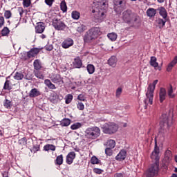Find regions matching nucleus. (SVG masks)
<instances>
[{"label": "nucleus", "mask_w": 177, "mask_h": 177, "mask_svg": "<svg viewBox=\"0 0 177 177\" xmlns=\"http://www.w3.org/2000/svg\"><path fill=\"white\" fill-rule=\"evenodd\" d=\"M4 24H5V18H3V17H0V28H2Z\"/></svg>", "instance_id": "bf43d9fd"}, {"label": "nucleus", "mask_w": 177, "mask_h": 177, "mask_svg": "<svg viewBox=\"0 0 177 177\" xmlns=\"http://www.w3.org/2000/svg\"><path fill=\"white\" fill-rule=\"evenodd\" d=\"M71 128L73 131H75V129H80V128H81V123H75L71 125Z\"/></svg>", "instance_id": "8fccbe9b"}, {"label": "nucleus", "mask_w": 177, "mask_h": 177, "mask_svg": "<svg viewBox=\"0 0 177 177\" xmlns=\"http://www.w3.org/2000/svg\"><path fill=\"white\" fill-rule=\"evenodd\" d=\"M131 19H132V11L128 10L123 12V20L124 21H131Z\"/></svg>", "instance_id": "f3484780"}, {"label": "nucleus", "mask_w": 177, "mask_h": 177, "mask_svg": "<svg viewBox=\"0 0 177 177\" xmlns=\"http://www.w3.org/2000/svg\"><path fill=\"white\" fill-rule=\"evenodd\" d=\"M31 5V0H24L23 1V6L25 8H28Z\"/></svg>", "instance_id": "603ef678"}, {"label": "nucleus", "mask_w": 177, "mask_h": 177, "mask_svg": "<svg viewBox=\"0 0 177 177\" xmlns=\"http://www.w3.org/2000/svg\"><path fill=\"white\" fill-rule=\"evenodd\" d=\"M39 53V49L38 48H32L29 52L27 53V56L28 59L31 57H35Z\"/></svg>", "instance_id": "dca6fc26"}, {"label": "nucleus", "mask_w": 177, "mask_h": 177, "mask_svg": "<svg viewBox=\"0 0 177 177\" xmlns=\"http://www.w3.org/2000/svg\"><path fill=\"white\" fill-rule=\"evenodd\" d=\"M85 30H86V26H85V25H80L77 28V32H84L85 31Z\"/></svg>", "instance_id": "a18cd8bd"}, {"label": "nucleus", "mask_w": 177, "mask_h": 177, "mask_svg": "<svg viewBox=\"0 0 177 177\" xmlns=\"http://www.w3.org/2000/svg\"><path fill=\"white\" fill-rule=\"evenodd\" d=\"M19 143L22 146H26V145H27V139L26 138H23L19 140Z\"/></svg>", "instance_id": "864d4df0"}, {"label": "nucleus", "mask_w": 177, "mask_h": 177, "mask_svg": "<svg viewBox=\"0 0 177 177\" xmlns=\"http://www.w3.org/2000/svg\"><path fill=\"white\" fill-rule=\"evenodd\" d=\"M106 146L109 149H114L115 147V140L109 139L106 142Z\"/></svg>", "instance_id": "393cba45"}, {"label": "nucleus", "mask_w": 177, "mask_h": 177, "mask_svg": "<svg viewBox=\"0 0 177 177\" xmlns=\"http://www.w3.org/2000/svg\"><path fill=\"white\" fill-rule=\"evenodd\" d=\"M73 64L75 68H81L82 67V61L80 57L75 58Z\"/></svg>", "instance_id": "6ab92c4d"}, {"label": "nucleus", "mask_w": 177, "mask_h": 177, "mask_svg": "<svg viewBox=\"0 0 177 177\" xmlns=\"http://www.w3.org/2000/svg\"><path fill=\"white\" fill-rule=\"evenodd\" d=\"M160 148L157 146V142L155 143L154 149L152 151L151 154V158L152 161L154 162V164H158L159 165V160H160Z\"/></svg>", "instance_id": "0eeeda50"}, {"label": "nucleus", "mask_w": 177, "mask_h": 177, "mask_svg": "<svg viewBox=\"0 0 177 177\" xmlns=\"http://www.w3.org/2000/svg\"><path fill=\"white\" fill-rule=\"evenodd\" d=\"M91 162L93 165L99 164L100 162V160H99L96 156H93L91 159Z\"/></svg>", "instance_id": "09e8293b"}, {"label": "nucleus", "mask_w": 177, "mask_h": 177, "mask_svg": "<svg viewBox=\"0 0 177 177\" xmlns=\"http://www.w3.org/2000/svg\"><path fill=\"white\" fill-rule=\"evenodd\" d=\"M125 158H127V151L125 149H122L119 154L115 156L117 161H124Z\"/></svg>", "instance_id": "f8f14e48"}, {"label": "nucleus", "mask_w": 177, "mask_h": 177, "mask_svg": "<svg viewBox=\"0 0 177 177\" xmlns=\"http://www.w3.org/2000/svg\"><path fill=\"white\" fill-rule=\"evenodd\" d=\"M72 100H73V95L68 94L65 97V103L66 104H70V103H71Z\"/></svg>", "instance_id": "c03bdc74"}, {"label": "nucleus", "mask_w": 177, "mask_h": 177, "mask_svg": "<svg viewBox=\"0 0 177 177\" xmlns=\"http://www.w3.org/2000/svg\"><path fill=\"white\" fill-rule=\"evenodd\" d=\"M113 148H107L105 149V153L106 156H111L113 154V151L111 150Z\"/></svg>", "instance_id": "5fc2aeb1"}, {"label": "nucleus", "mask_w": 177, "mask_h": 177, "mask_svg": "<svg viewBox=\"0 0 177 177\" xmlns=\"http://www.w3.org/2000/svg\"><path fill=\"white\" fill-rule=\"evenodd\" d=\"M3 177H8V172L7 171H4V173H3Z\"/></svg>", "instance_id": "338daca9"}, {"label": "nucleus", "mask_w": 177, "mask_h": 177, "mask_svg": "<svg viewBox=\"0 0 177 177\" xmlns=\"http://www.w3.org/2000/svg\"><path fill=\"white\" fill-rule=\"evenodd\" d=\"M34 74L37 78H39V80H44V78H45L44 73L39 71V70L35 71Z\"/></svg>", "instance_id": "2f4dec72"}, {"label": "nucleus", "mask_w": 177, "mask_h": 177, "mask_svg": "<svg viewBox=\"0 0 177 177\" xmlns=\"http://www.w3.org/2000/svg\"><path fill=\"white\" fill-rule=\"evenodd\" d=\"M86 70L88 74H93V73H95V66H93V64H88Z\"/></svg>", "instance_id": "f704fd0d"}, {"label": "nucleus", "mask_w": 177, "mask_h": 177, "mask_svg": "<svg viewBox=\"0 0 177 177\" xmlns=\"http://www.w3.org/2000/svg\"><path fill=\"white\" fill-rule=\"evenodd\" d=\"M156 13H157V10L154 8H149L147 10V15L148 17H154L156 16Z\"/></svg>", "instance_id": "b1692460"}, {"label": "nucleus", "mask_w": 177, "mask_h": 177, "mask_svg": "<svg viewBox=\"0 0 177 177\" xmlns=\"http://www.w3.org/2000/svg\"><path fill=\"white\" fill-rule=\"evenodd\" d=\"M55 164L57 165H62L63 164V155H59L57 157Z\"/></svg>", "instance_id": "a19ab883"}, {"label": "nucleus", "mask_w": 177, "mask_h": 177, "mask_svg": "<svg viewBox=\"0 0 177 177\" xmlns=\"http://www.w3.org/2000/svg\"><path fill=\"white\" fill-rule=\"evenodd\" d=\"M108 64L111 66V67H115L117 66V57L115 56H112L108 60Z\"/></svg>", "instance_id": "4be33fe9"}, {"label": "nucleus", "mask_w": 177, "mask_h": 177, "mask_svg": "<svg viewBox=\"0 0 177 177\" xmlns=\"http://www.w3.org/2000/svg\"><path fill=\"white\" fill-rule=\"evenodd\" d=\"M100 7H96L92 10V12L95 13V19L98 23H102L106 19V13H107L106 3H100Z\"/></svg>", "instance_id": "f257e3e1"}, {"label": "nucleus", "mask_w": 177, "mask_h": 177, "mask_svg": "<svg viewBox=\"0 0 177 177\" xmlns=\"http://www.w3.org/2000/svg\"><path fill=\"white\" fill-rule=\"evenodd\" d=\"M158 10H159V14L160 15V16H162V17H163L164 19H167V16H168L167 10H165V8H164V7H160V8H159Z\"/></svg>", "instance_id": "cd10ccee"}, {"label": "nucleus", "mask_w": 177, "mask_h": 177, "mask_svg": "<svg viewBox=\"0 0 177 177\" xmlns=\"http://www.w3.org/2000/svg\"><path fill=\"white\" fill-rule=\"evenodd\" d=\"M72 19L73 20H78L81 16V14L78 11H73L71 13Z\"/></svg>", "instance_id": "72a5a7b5"}, {"label": "nucleus", "mask_w": 177, "mask_h": 177, "mask_svg": "<svg viewBox=\"0 0 177 177\" xmlns=\"http://www.w3.org/2000/svg\"><path fill=\"white\" fill-rule=\"evenodd\" d=\"M63 100V95L62 94H59V101Z\"/></svg>", "instance_id": "774afa93"}, {"label": "nucleus", "mask_w": 177, "mask_h": 177, "mask_svg": "<svg viewBox=\"0 0 177 177\" xmlns=\"http://www.w3.org/2000/svg\"><path fill=\"white\" fill-rule=\"evenodd\" d=\"M93 38V36L89 33V30L86 32V33L84 36V42H91Z\"/></svg>", "instance_id": "5701e85b"}, {"label": "nucleus", "mask_w": 177, "mask_h": 177, "mask_svg": "<svg viewBox=\"0 0 177 177\" xmlns=\"http://www.w3.org/2000/svg\"><path fill=\"white\" fill-rule=\"evenodd\" d=\"M14 78L17 80V81H20L24 78V75L20 72H17L14 75Z\"/></svg>", "instance_id": "c9c22d12"}, {"label": "nucleus", "mask_w": 177, "mask_h": 177, "mask_svg": "<svg viewBox=\"0 0 177 177\" xmlns=\"http://www.w3.org/2000/svg\"><path fill=\"white\" fill-rule=\"evenodd\" d=\"M4 17H6V19H10L12 17V12H10V10H6Z\"/></svg>", "instance_id": "3c124183"}, {"label": "nucleus", "mask_w": 177, "mask_h": 177, "mask_svg": "<svg viewBox=\"0 0 177 177\" xmlns=\"http://www.w3.org/2000/svg\"><path fill=\"white\" fill-rule=\"evenodd\" d=\"M85 95L84 94H80L78 96H77V100H80L81 102H85Z\"/></svg>", "instance_id": "4d7b16f0"}, {"label": "nucleus", "mask_w": 177, "mask_h": 177, "mask_svg": "<svg viewBox=\"0 0 177 177\" xmlns=\"http://www.w3.org/2000/svg\"><path fill=\"white\" fill-rule=\"evenodd\" d=\"M44 149L46 151H49V150H51L52 151H55L56 150V147L53 145L47 144L44 147Z\"/></svg>", "instance_id": "c756f323"}, {"label": "nucleus", "mask_w": 177, "mask_h": 177, "mask_svg": "<svg viewBox=\"0 0 177 177\" xmlns=\"http://www.w3.org/2000/svg\"><path fill=\"white\" fill-rule=\"evenodd\" d=\"M4 106L6 109H10V101L6 100V102H4Z\"/></svg>", "instance_id": "13d9d810"}, {"label": "nucleus", "mask_w": 177, "mask_h": 177, "mask_svg": "<svg viewBox=\"0 0 177 177\" xmlns=\"http://www.w3.org/2000/svg\"><path fill=\"white\" fill-rule=\"evenodd\" d=\"M44 84L45 85H46V86H48L49 89H56V86L53 84V82H50V80H49L48 79H46L44 81Z\"/></svg>", "instance_id": "bb28decb"}, {"label": "nucleus", "mask_w": 177, "mask_h": 177, "mask_svg": "<svg viewBox=\"0 0 177 177\" xmlns=\"http://www.w3.org/2000/svg\"><path fill=\"white\" fill-rule=\"evenodd\" d=\"M71 122V120H70V119H64L61 122V125L62 127H68Z\"/></svg>", "instance_id": "79ce46f5"}, {"label": "nucleus", "mask_w": 177, "mask_h": 177, "mask_svg": "<svg viewBox=\"0 0 177 177\" xmlns=\"http://www.w3.org/2000/svg\"><path fill=\"white\" fill-rule=\"evenodd\" d=\"M85 136L87 139H96L100 136V129L97 127H89L85 131Z\"/></svg>", "instance_id": "20e7f679"}, {"label": "nucleus", "mask_w": 177, "mask_h": 177, "mask_svg": "<svg viewBox=\"0 0 177 177\" xmlns=\"http://www.w3.org/2000/svg\"><path fill=\"white\" fill-rule=\"evenodd\" d=\"M158 80H156L152 84H150L147 88L146 96L147 98L144 100L145 104H153V97H154V90Z\"/></svg>", "instance_id": "f03ea898"}, {"label": "nucleus", "mask_w": 177, "mask_h": 177, "mask_svg": "<svg viewBox=\"0 0 177 177\" xmlns=\"http://www.w3.org/2000/svg\"><path fill=\"white\" fill-rule=\"evenodd\" d=\"M18 12L19 13L20 18H19V19H17L18 23L16 25V27H17V26H19V24H20V19H21V17H23V14L24 13V10L23 9V8L19 7V8H18Z\"/></svg>", "instance_id": "4c0bfd02"}, {"label": "nucleus", "mask_w": 177, "mask_h": 177, "mask_svg": "<svg viewBox=\"0 0 177 177\" xmlns=\"http://www.w3.org/2000/svg\"><path fill=\"white\" fill-rule=\"evenodd\" d=\"M158 166L159 165L157 162L152 164L150 168L147 171V176L148 177L156 176L157 174H158Z\"/></svg>", "instance_id": "6e6552de"}, {"label": "nucleus", "mask_w": 177, "mask_h": 177, "mask_svg": "<svg viewBox=\"0 0 177 177\" xmlns=\"http://www.w3.org/2000/svg\"><path fill=\"white\" fill-rule=\"evenodd\" d=\"M3 89L6 91H10V89H12V88L10 87V81L9 80L6 81L4 84Z\"/></svg>", "instance_id": "49530a36"}, {"label": "nucleus", "mask_w": 177, "mask_h": 177, "mask_svg": "<svg viewBox=\"0 0 177 177\" xmlns=\"http://www.w3.org/2000/svg\"><path fill=\"white\" fill-rule=\"evenodd\" d=\"M9 32H10L9 28L8 27H4L1 30V35H3V37H6L7 35H9Z\"/></svg>", "instance_id": "ea45409f"}, {"label": "nucleus", "mask_w": 177, "mask_h": 177, "mask_svg": "<svg viewBox=\"0 0 177 177\" xmlns=\"http://www.w3.org/2000/svg\"><path fill=\"white\" fill-rule=\"evenodd\" d=\"M53 26L54 27L55 30L57 31H64L66 30V24L63 22L61 19H54L53 20Z\"/></svg>", "instance_id": "423d86ee"}, {"label": "nucleus", "mask_w": 177, "mask_h": 177, "mask_svg": "<svg viewBox=\"0 0 177 177\" xmlns=\"http://www.w3.org/2000/svg\"><path fill=\"white\" fill-rule=\"evenodd\" d=\"M167 95L169 96V97H170L171 99H174V97H175V94L174 93V88H172V86H169L167 88Z\"/></svg>", "instance_id": "c85d7f7f"}, {"label": "nucleus", "mask_w": 177, "mask_h": 177, "mask_svg": "<svg viewBox=\"0 0 177 177\" xmlns=\"http://www.w3.org/2000/svg\"><path fill=\"white\" fill-rule=\"evenodd\" d=\"M149 64L152 67H154V68L158 67V63L157 62V58L156 57H151Z\"/></svg>", "instance_id": "a878e982"}, {"label": "nucleus", "mask_w": 177, "mask_h": 177, "mask_svg": "<svg viewBox=\"0 0 177 177\" xmlns=\"http://www.w3.org/2000/svg\"><path fill=\"white\" fill-rule=\"evenodd\" d=\"M122 92V88H118L116 91V96H120Z\"/></svg>", "instance_id": "e2e57ef3"}, {"label": "nucleus", "mask_w": 177, "mask_h": 177, "mask_svg": "<svg viewBox=\"0 0 177 177\" xmlns=\"http://www.w3.org/2000/svg\"><path fill=\"white\" fill-rule=\"evenodd\" d=\"M93 172H95V174H98L99 175H100V174H102V172H103V170H102L100 169L95 168V169H93Z\"/></svg>", "instance_id": "680f3d73"}, {"label": "nucleus", "mask_w": 177, "mask_h": 177, "mask_svg": "<svg viewBox=\"0 0 177 177\" xmlns=\"http://www.w3.org/2000/svg\"><path fill=\"white\" fill-rule=\"evenodd\" d=\"M77 107L79 110H84V109H85V106L82 102L77 103Z\"/></svg>", "instance_id": "6e6d98bb"}, {"label": "nucleus", "mask_w": 177, "mask_h": 177, "mask_svg": "<svg viewBox=\"0 0 177 177\" xmlns=\"http://www.w3.org/2000/svg\"><path fill=\"white\" fill-rule=\"evenodd\" d=\"M114 177H124V174L122 173H116L114 174Z\"/></svg>", "instance_id": "69168bd1"}, {"label": "nucleus", "mask_w": 177, "mask_h": 177, "mask_svg": "<svg viewBox=\"0 0 177 177\" xmlns=\"http://www.w3.org/2000/svg\"><path fill=\"white\" fill-rule=\"evenodd\" d=\"M45 31V25L43 22L37 23V25L35 27V32L37 34H42Z\"/></svg>", "instance_id": "4468645a"}, {"label": "nucleus", "mask_w": 177, "mask_h": 177, "mask_svg": "<svg viewBox=\"0 0 177 177\" xmlns=\"http://www.w3.org/2000/svg\"><path fill=\"white\" fill-rule=\"evenodd\" d=\"M41 95V92L37 88H32L29 93L30 97H37Z\"/></svg>", "instance_id": "412c9836"}, {"label": "nucleus", "mask_w": 177, "mask_h": 177, "mask_svg": "<svg viewBox=\"0 0 177 177\" xmlns=\"http://www.w3.org/2000/svg\"><path fill=\"white\" fill-rule=\"evenodd\" d=\"M165 23H167V21L163 20L161 18H158L156 20V24H158L159 28H162L164 27V26H165Z\"/></svg>", "instance_id": "7c9ffc66"}, {"label": "nucleus", "mask_w": 177, "mask_h": 177, "mask_svg": "<svg viewBox=\"0 0 177 177\" xmlns=\"http://www.w3.org/2000/svg\"><path fill=\"white\" fill-rule=\"evenodd\" d=\"M74 158H75V152H70L66 156V164L71 165V164H73V162L74 161Z\"/></svg>", "instance_id": "2eb2a0df"}, {"label": "nucleus", "mask_w": 177, "mask_h": 177, "mask_svg": "<svg viewBox=\"0 0 177 177\" xmlns=\"http://www.w3.org/2000/svg\"><path fill=\"white\" fill-rule=\"evenodd\" d=\"M50 100L53 102V103H56V102L59 100V95H57L56 93L52 94Z\"/></svg>", "instance_id": "de8ad7c7"}, {"label": "nucleus", "mask_w": 177, "mask_h": 177, "mask_svg": "<svg viewBox=\"0 0 177 177\" xmlns=\"http://www.w3.org/2000/svg\"><path fill=\"white\" fill-rule=\"evenodd\" d=\"M114 4L118 8H122L124 6V0H114Z\"/></svg>", "instance_id": "37998d69"}, {"label": "nucleus", "mask_w": 177, "mask_h": 177, "mask_svg": "<svg viewBox=\"0 0 177 177\" xmlns=\"http://www.w3.org/2000/svg\"><path fill=\"white\" fill-rule=\"evenodd\" d=\"M172 125V119L168 118V115L163 114L160 117V127L162 129H168Z\"/></svg>", "instance_id": "39448f33"}, {"label": "nucleus", "mask_w": 177, "mask_h": 177, "mask_svg": "<svg viewBox=\"0 0 177 177\" xmlns=\"http://www.w3.org/2000/svg\"><path fill=\"white\" fill-rule=\"evenodd\" d=\"M108 38L110 39V41H115L117 39V33L111 32L109 33L107 35Z\"/></svg>", "instance_id": "e433bc0d"}, {"label": "nucleus", "mask_w": 177, "mask_h": 177, "mask_svg": "<svg viewBox=\"0 0 177 177\" xmlns=\"http://www.w3.org/2000/svg\"><path fill=\"white\" fill-rule=\"evenodd\" d=\"M60 8L61 10L64 13L67 12V4L66 3V1H63L60 3Z\"/></svg>", "instance_id": "58836bf2"}, {"label": "nucleus", "mask_w": 177, "mask_h": 177, "mask_svg": "<svg viewBox=\"0 0 177 177\" xmlns=\"http://www.w3.org/2000/svg\"><path fill=\"white\" fill-rule=\"evenodd\" d=\"M53 2H55V0H45V3H46L48 6H52Z\"/></svg>", "instance_id": "052dcab7"}, {"label": "nucleus", "mask_w": 177, "mask_h": 177, "mask_svg": "<svg viewBox=\"0 0 177 177\" xmlns=\"http://www.w3.org/2000/svg\"><path fill=\"white\" fill-rule=\"evenodd\" d=\"M45 48H46V50L50 51V50H52L53 49V46H52V45H46Z\"/></svg>", "instance_id": "0e129e2a"}, {"label": "nucleus", "mask_w": 177, "mask_h": 177, "mask_svg": "<svg viewBox=\"0 0 177 177\" xmlns=\"http://www.w3.org/2000/svg\"><path fill=\"white\" fill-rule=\"evenodd\" d=\"M33 66H34V68H35V70H36V71L38 70H41V67H42L41 66V62L39 59L35 60V62L33 63Z\"/></svg>", "instance_id": "473e14b6"}, {"label": "nucleus", "mask_w": 177, "mask_h": 177, "mask_svg": "<svg viewBox=\"0 0 177 177\" xmlns=\"http://www.w3.org/2000/svg\"><path fill=\"white\" fill-rule=\"evenodd\" d=\"M89 34L93 35L94 39L97 38L99 35H102V31H100V28H92L88 30Z\"/></svg>", "instance_id": "9d476101"}, {"label": "nucleus", "mask_w": 177, "mask_h": 177, "mask_svg": "<svg viewBox=\"0 0 177 177\" xmlns=\"http://www.w3.org/2000/svg\"><path fill=\"white\" fill-rule=\"evenodd\" d=\"M102 132L108 135H113L118 131V125L114 122H108L102 125Z\"/></svg>", "instance_id": "7ed1b4c3"}, {"label": "nucleus", "mask_w": 177, "mask_h": 177, "mask_svg": "<svg viewBox=\"0 0 177 177\" xmlns=\"http://www.w3.org/2000/svg\"><path fill=\"white\" fill-rule=\"evenodd\" d=\"M50 79L54 84H64L63 78L59 74H52Z\"/></svg>", "instance_id": "1a4fd4ad"}, {"label": "nucleus", "mask_w": 177, "mask_h": 177, "mask_svg": "<svg viewBox=\"0 0 177 177\" xmlns=\"http://www.w3.org/2000/svg\"><path fill=\"white\" fill-rule=\"evenodd\" d=\"M176 64H177V56L174 57L172 61L170 63H169L167 67V71L168 72L172 71V68H174V67H175Z\"/></svg>", "instance_id": "a211bd4d"}, {"label": "nucleus", "mask_w": 177, "mask_h": 177, "mask_svg": "<svg viewBox=\"0 0 177 177\" xmlns=\"http://www.w3.org/2000/svg\"><path fill=\"white\" fill-rule=\"evenodd\" d=\"M167 97V90L165 88L161 87L159 91V100L160 103H162Z\"/></svg>", "instance_id": "ddd939ff"}, {"label": "nucleus", "mask_w": 177, "mask_h": 177, "mask_svg": "<svg viewBox=\"0 0 177 177\" xmlns=\"http://www.w3.org/2000/svg\"><path fill=\"white\" fill-rule=\"evenodd\" d=\"M73 45H74V41L71 38L65 39L62 44V46L64 49H68V48L73 46Z\"/></svg>", "instance_id": "9b49d317"}, {"label": "nucleus", "mask_w": 177, "mask_h": 177, "mask_svg": "<svg viewBox=\"0 0 177 177\" xmlns=\"http://www.w3.org/2000/svg\"><path fill=\"white\" fill-rule=\"evenodd\" d=\"M171 160H172V153L167 149L165 153V161L168 164L171 162Z\"/></svg>", "instance_id": "aec40b11"}]
</instances>
